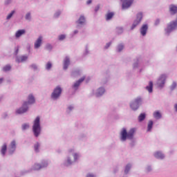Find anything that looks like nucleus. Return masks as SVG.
<instances>
[{"mask_svg":"<svg viewBox=\"0 0 177 177\" xmlns=\"http://www.w3.org/2000/svg\"><path fill=\"white\" fill-rule=\"evenodd\" d=\"M32 103H35V98H34L32 95H30L28 98V102H25L22 105V107L17 110V114H24V113L28 110V104H32Z\"/></svg>","mask_w":177,"mask_h":177,"instance_id":"obj_1","label":"nucleus"},{"mask_svg":"<svg viewBox=\"0 0 177 177\" xmlns=\"http://www.w3.org/2000/svg\"><path fill=\"white\" fill-rule=\"evenodd\" d=\"M113 16H114V12H108L106 15V20H111V19H113Z\"/></svg>","mask_w":177,"mask_h":177,"instance_id":"obj_21","label":"nucleus"},{"mask_svg":"<svg viewBox=\"0 0 177 177\" xmlns=\"http://www.w3.org/2000/svg\"><path fill=\"white\" fill-rule=\"evenodd\" d=\"M65 38H66V35H61L59 36V41H63V39H64Z\"/></svg>","mask_w":177,"mask_h":177,"instance_id":"obj_36","label":"nucleus"},{"mask_svg":"<svg viewBox=\"0 0 177 177\" xmlns=\"http://www.w3.org/2000/svg\"><path fill=\"white\" fill-rule=\"evenodd\" d=\"M151 128H153V121L150 120V121L148 122L147 131H151Z\"/></svg>","mask_w":177,"mask_h":177,"instance_id":"obj_26","label":"nucleus"},{"mask_svg":"<svg viewBox=\"0 0 177 177\" xmlns=\"http://www.w3.org/2000/svg\"><path fill=\"white\" fill-rule=\"evenodd\" d=\"M177 27V20L169 23L166 29L167 32H171L173 30H175Z\"/></svg>","mask_w":177,"mask_h":177,"instance_id":"obj_7","label":"nucleus"},{"mask_svg":"<svg viewBox=\"0 0 177 177\" xmlns=\"http://www.w3.org/2000/svg\"><path fill=\"white\" fill-rule=\"evenodd\" d=\"M73 157H74L75 161H77V160L78 159V154L75 153V154L73 155Z\"/></svg>","mask_w":177,"mask_h":177,"instance_id":"obj_39","label":"nucleus"},{"mask_svg":"<svg viewBox=\"0 0 177 177\" xmlns=\"http://www.w3.org/2000/svg\"><path fill=\"white\" fill-rule=\"evenodd\" d=\"M129 169H131V165L128 164L125 167L124 173L128 174V172H129Z\"/></svg>","mask_w":177,"mask_h":177,"instance_id":"obj_27","label":"nucleus"},{"mask_svg":"<svg viewBox=\"0 0 177 177\" xmlns=\"http://www.w3.org/2000/svg\"><path fill=\"white\" fill-rule=\"evenodd\" d=\"M60 95H62V88L57 86V88L54 89V91L51 95V97L52 99H57Z\"/></svg>","mask_w":177,"mask_h":177,"instance_id":"obj_6","label":"nucleus"},{"mask_svg":"<svg viewBox=\"0 0 177 177\" xmlns=\"http://www.w3.org/2000/svg\"><path fill=\"white\" fill-rule=\"evenodd\" d=\"M110 45H111V43H107L106 46H105L106 49H107V48H109Z\"/></svg>","mask_w":177,"mask_h":177,"instance_id":"obj_42","label":"nucleus"},{"mask_svg":"<svg viewBox=\"0 0 177 177\" xmlns=\"http://www.w3.org/2000/svg\"><path fill=\"white\" fill-rule=\"evenodd\" d=\"M122 49H124V45L120 44L118 46V52H121V50H122Z\"/></svg>","mask_w":177,"mask_h":177,"instance_id":"obj_34","label":"nucleus"},{"mask_svg":"<svg viewBox=\"0 0 177 177\" xmlns=\"http://www.w3.org/2000/svg\"><path fill=\"white\" fill-rule=\"evenodd\" d=\"M140 104H142V98L137 97L134 102L130 104V107L132 109V110H138Z\"/></svg>","mask_w":177,"mask_h":177,"instance_id":"obj_4","label":"nucleus"},{"mask_svg":"<svg viewBox=\"0 0 177 177\" xmlns=\"http://www.w3.org/2000/svg\"><path fill=\"white\" fill-rule=\"evenodd\" d=\"M174 109H175V111H177V104H176L174 105Z\"/></svg>","mask_w":177,"mask_h":177,"instance_id":"obj_45","label":"nucleus"},{"mask_svg":"<svg viewBox=\"0 0 177 177\" xmlns=\"http://www.w3.org/2000/svg\"><path fill=\"white\" fill-rule=\"evenodd\" d=\"M148 171H150V167H148Z\"/></svg>","mask_w":177,"mask_h":177,"instance_id":"obj_51","label":"nucleus"},{"mask_svg":"<svg viewBox=\"0 0 177 177\" xmlns=\"http://www.w3.org/2000/svg\"><path fill=\"white\" fill-rule=\"evenodd\" d=\"M12 68L10 65H7L3 68V71H9Z\"/></svg>","mask_w":177,"mask_h":177,"instance_id":"obj_28","label":"nucleus"},{"mask_svg":"<svg viewBox=\"0 0 177 177\" xmlns=\"http://www.w3.org/2000/svg\"><path fill=\"white\" fill-rule=\"evenodd\" d=\"M146 89L149 92V93L153 92V82H149V85L146 87Z\"/></svg>","mask_w":177,"mask_h":177,"instance_id":"obj_18","label":"nucleus"},{"mask_svg":"<svg viewBox=\"0 0 177 177\" xmlns=\"http://www.w3.org/2000/svg\"><path fill=\"white\" fill-rule=\"evenodd\" d=\"M3 81V78H0V84H2Z\"/></svg>","mask_w":177,"mask_h":177,"instance_id":"obj_48","label":"nucleus"},{"mask_svg":"<svg viewBox=\"0 0 177 177\" xmlns=\"http://www.w3.org/2000/svg\"><path fill=\"white\" fill-rule=\"evenodd\" d=\"M7 149H8V146L6 145V144H3L1 150L2 155L5 156V154L6 153Z\"/></svg>","mask_w":177,"mask_h":177,"instance_id":"obj_19","label":"nucleus"},{"mask_svg":"<svg viewBox=\"0 0 177 177\" xmlns=\"http://www.w3.org/2000/svg\"><path fill=\"white\" fill-rule=\"evenodd\" d=\"M46 49H47V50H51V49H52V45H50V44H47V45L46 46Z\"/></svg>","mask_w":177,"mask_h":177,"instance_id":"obj_37","label":"nucleus"},{"mask_svg":"<svg viewBox=\"0 0 177 177\" xmlns=\"http://www.w3.org/2000/svg\"><path fill=\"white\" fill-rule=\"evenodd\" d=\"M41 168H42V166H41L40 165H35V169H41Z\"/></svg>","mask_w":177,"mask_h":177,"instance_id":"obj_38","label":"nucleus"},{"mask_svg":"<svg viewBox=\"0 0 177 177\" xmlns=\"http://www.w3.org/2000/svg\"><path fill=\"white\" fill-rule=\"evenodd\" d=\"M26 20H30V19H31V14L30 12L26 14Z\"/></svg>","mask_w":177,"mask_h":177,"instance_id":"obj_35","label":"nucleus"},{"mask_svg":"<svg viewBox=\"0 0 177 177\" xmlns=\"http://www.w3.org/2000/svg\"><path fill=\"white\" fill-rule=\"evenodd\" d=\"M165 80H167V76L165 75H162L158 81V85L160 88H162V86H164Z\"/></svg>","mask_w":177,"mask_h":177,"instance_id":"obj_9","label":"nucleus"},{"mask_svg":"<svg viewBox=\"0 0 177 177\" xmlns=\"http://www.w3.org/2000/svg\"><path fill=\"white\" fill-rule=\"evenodd\" d=\"M105 91L104 88H98L97 91V96H102V95H103V93H104Z\"/></svg>","mask_w":177,"mask_h":177,"instance_id":"obj_20","label":"nucleus"},{"mask_svg":"<svg viewBox=\"0 0 177 177\" xmlns=\"http://www.w3.org/2000/svg\"><path fill=\"white\" fill-rule=\"evenodd\" d=\"M156 26H158V24H160V20L157 19L155 22Z\"/></svg>","mask_w":177,"mask_h":177,"instance_id":"obj_41","label":"nucleus"},{"mask_svg":"<svg viewBox=\"0 0 177 177\" xmlns=\"http://www.w3.org/2000/svg\"><path fill=\"white\" fill-rule=\"evenodd\" d=\"M169 10H170L171 15H175L177 12V6L171 5L169 6Z\"/></svg>","mask_w":177,"mask_h":177,"instance_id":"obj_16","label":"nucleus"},{"mask_svg":"<svg viewBox=\"0 0 177 177\" xmlns=\"http://www.w3.org/2000/svg\"><path fill=\"white\" fill-rule=\"evenodd\" d=\"M32 68H37V65H32Z\"/></svg>","mask_w":177,"mask_h":177,"instance_id":"obj_47","label":"nucleus"},{"mask_svg":"<svg viewBox=\"0 0 177 177\" xmlns=\"http://www.w3.org/2000/svg\"><path fill=\"white\" fill-rule=\"evenodd\" d=\"M28 128H30V125H28V124H24L22 125L23 131H26V129H28Z\"/></svg>","mask_w":177,"mask_h":177,"instance_id":"obj_29","label":"nucleus"},{"mask_svg":"<svg viewBox=\"0 0 177 177\" xmlns=\"http://www.w3.org/2000/svg\"><path fill=\"white\" fill-rule=\"evenodd\" d=\"M122 3V9H128L133 3V0H120Z\"/></svg>","mask_w":177,"mask_h":177,"instance_id":"obj_8","label":"nucleus"},{"mask_svg":"<svg viewBox=\"0 0 177 177\" xmlns=\"http://www.w3.org/2000/svg\"><path fill=\"white\" fill-rule=\"evenodd\" d=\"M147 30H149V26H147V24H144L142 26L140 31V34H141V35H142V37H145V35H146V34H147Z\"/></svg>","mask_w":177,"mask_h":177,"instance_id":"obj_10","label":"nucleus"},{"mask_svg":"<svg viewBox=\"0 0 177 177\" xmlns=\"http://www.w3.org/2000/svg\"><path fill=\"white\" fill-rule=\"evenodd\" d=\"M142 19H143V14L142 12L137 14L136 19L131 26V30H133L136 26H138L140 21H142Z\"/></svg>","mask_w":177,"mask_h":177,"instance_id":"obj_5","label":"nucleus"},{"mask_svg":"<svg viewBox=\"0 0 177 177\" xmlns=\"http://www.w3.org/2000/svg\"><path fill=\"white\" fill-rule=\"evenodd\" d=\"M69 65H70V59L68 57H66L64 62V69L67 70Z\"/></svg>","mask_w":177,"mask_h":177,"instance_id":"obj_15","label":"nucleus"},{"mask_svg":"<svg viewBox=\"0 0 177 177\" xmlns=\"http://www.w3.org/2000/svg\"><path fill=\"white\" fill-rule=\"evenodd\" d=\"M146 118V114L145 113H141L139 116H138V121L142 122L143 121V120H145Z\"/></svg>","mask_w":177,"mask_h":177,"instance_id":"obj_23","label":"nucleus"},{"mask_svg":"<svg viewBox=\"0 0 177 177\" xmlns=\"http://www.w3.org/2000/svg\"><path fill=\"white\" fill-rule=\"evenodd\" d=\"M35 151L38 153L39 151V144L37 143L35 145Z\"/></svg>","mask_w":177,"mask_h":177,"instance_id":"obj_30","label":"nucleus"},{"mask_svg":"<svg viewBox=\"0 0 177 177\" xmlns=\"http://www.w3.org/2000/svg\"><path fill=\"white\" fill-rule=\"evenodd\" d=\"M85 80V77H83L82 78H80L77 82H76L74 84H73V88L75 89H77L78 86H80V85H81L82 82H84V81Z\"/></svg>","mask_w":177,"mask_h":177,"instance_id":"obj_13","label":"nucleus"},{"mask_svg":"<svg viewBox=\"0 0 177 177\" xmlns=\"http://www.w3.org/2000/svg\"><path fill=\"white\" fill-rule=\"evenodd\" d=\"M77 32H78V31L75 30V34H77Z\"/></svg>","mask_w":177,"mask_h":177,"instance_id":"obj_50","label":"nucleus"},{"mask_svg":"<svg viewBox=\"0 0 177 177\" xmlns=\"http://www.w3.org/2000/svg\"><path fill=\"white\" fill-rule=\"evenodd\" d=\"M24 34H26V30H24V29L19 30L15 33V37H16V38H20V37H21V35H24Z\"/></svg>","mask_w":177,"mask_h":177,"instance_id":"obj_14","label":"nucleus"},{"mask_svg":"<svg viewBox=\"0 0 177 177\" xmlns=\"http://www.w3.org/2000/svg\"><path fill=\"white\" fill-rule=\"evenodd\" d=\"M46 70H50L52 68V64L50 62H48L46 66Z\"/></svg>","mask_w":177,"mask_h":177,"instance_id":"obj_33","label":"nucleus"},{"mask_svg":"<svg viewBox=\"0 0 177 177\" xmlns=\"http://www.w3.org/2000/svg\"><path fill=\"white\" fill-rule=\"evenodd\" d=\"M32 131L35 136L38 138V136H39V133H41V123L39 116H37L34 120Z\"/></svg>","mask_w":177,"mask_h":177,"instance_id":"obj_3","label":"nucleus"},{"mask_svg":"<svg viewBox=\"0 0 177 177\" xmlns=\"http://www.w3.org/2000/svg\"><path fill=\"white\" fill-rule=\"evenodd\" d=\"M153 117L158 120V119L161 118V113H160V112H158V111H156L153 113Z\"/></svg>","mask_w":177,"mask_h":177,"instance_id":"obj_25","label":"nucleus"},{"mask_svg":"<svg viewBox=\"0 0 177 177\" xmlns=\"http://www.w3.org/2000/svg\"><path fill=\"white\" fill-rule=\"evenodd\" d=\"M15 53H16V55H17V53H19V48H17Z\"/></svg>","mask_w":177,"mask_h":177,"instance_id":"obj_46","label":"nucleus"},{"mask_svg":"<svg viewBox=\"0 0 177 177\" xmlns=\"http://www.w3.org/2000/svg\"><path fill=\"white\" fill-rule=\"evenodd\" d=\"M41 44H42V37L40 36L37 39V41L35 42V48L38 49V48H39V46H41Z\"/></svg>","mask_w":177,"mask_h":177,"instance_id":"obj_12","label":"nucleus"},{"mask_svg":"<svg viewBox=\"0 0 177 177\" xmlns=\"http://www.w3.org/2000/svg\"><path fill=\"white\" fill-rule=\"evenodd\" d=\"M78 24H84L85 23V17L80 16L77 21Z\"/></svg>","mask_w":177,"mask_h":177,"instance_id":"obj_22","label":"nucleus"},{"mask_svg":"<svg viewBox=\"0 0 177 177\" xmlns=\"http://www.w3.org/2000/svg\"><path fill=\"white\" fill-rule=\"evenodd\" d=\"M16 150V141L13 140L12 141L10 147H9V153L12 154L13 151Z\"/></svg>","mask_w":177,"mask_h":177,"instance_id":"obj_11","label":"nucleus"},{"mask_svg":"<svg viewBox=\"0 0 177 177\" xmlns=\"http://www.w3.org/2000/svg\"><path fill=\"white\" fill-rule=\"evenodd\" d=\"M67 162H68V164H71V160H70V158H68Z\"/></svg>","mask_w":177,"mask_h":177,"instance_id":"obj_44","label":"nucleus"},{"mask_svg":"<svg viewBox=\"0 0 177 177\" xmlns=\"http://www.w3.org/2000/svg\"><path fill=\"white\" fill-rule=\"evenodd\" d=\"M154 156L156 157V158H160L161 160L164 158V154H162V153L160 151L156 152L154 153Z\"/></svg>","mask_w":177,"mask_h":177,"instance_id":"obj_17","label":"nucleus"},{"mask_svg":"<svg viewBox=\"0 0 177 177\" xmlns=\"http://www.w3.org/2000/svg\"><path fill=\"white\" fill-rule=\"evenodd\" d=\"M136 130L135 129H131L129 132H127L126 129H123L120 133L121 135V140L125 142L127 139H133V135H135V132Z\"/></svg>","mask_w":177,"mask_h":177,"instance_id":"obj_2","label":"nucleus"},{"mask_svg":"<svg viewBox=\"0 0 177 177\" xmlns=\"http://www.w3.org/2000/svg\"><path fill=\"white\" fill-rule=\"evenodd\" d=\"M99 9H100V6H97L95 8V12H97V10H99Z\"/></svg>","mask_w":177,"mask_h":177,"instance_id":"obj_40","label":"nucleus"},{"mask_svg":"<svg viewBox=\"0 0 177 177\" xmlns=\"http://www.w3.org/2000/svg\"><path fill=\"white\" fill-rule=\"evenodd\" d=\"M73 106H69L68 107V110H70V111L73 110Z\"/></svg>","mask_w":177,"mask_h":177,"instance_id":"obj_49","label":"nucleus"},{"mask_svg":"<svg viewBox=\"0 0 177 177\" xmlns=\"http://www.w3.org/2000/svg\"><path fill=\"white\" fill-rule=\"evenodd\" d=\"M28 57L27 56H22L21 57L20 59H17V62L18 63H20V62H26Z\"/></svg>","mask_w":177,"mask_h":177,"instance_id":"obj_24","label":"nucleus"},{"mask_svg":"<svg viewBox=\"0 0 177 177\" xmlns=\"http://www.w3.org/2000/svg\"><path fill=\"white\" fill-rule=\"evenodd\" d=\"M90 3H92V0L87 1V5H90Z\"/></svg>","mask_w":177,"mask_h":177,"instance_id":"obj_43","label":"nucleus"},{"mask_svg":"<svg viewBox=\"0 0 177 177\" xmlns=\"http://www.w3.org/2000/svg\"><path fill=\"white\" fill-rule=\"evenodd\" d=\"M176 88V82H174L170 87L171 91H174Z\"/></svg>","mask_w":177,"mask_h":177,"instance_id":"obj_31","label":"nucleus"},{"mask_svg":"<svg viewBox=\"0 0 177 177\" xmlns=\"http://www.w3.org/2000/svg\"><path fill=\"white\" fill-rule=\"evenodd\" d=\"M15 15V10H12L8 16L7 19L9 20V19H11L12 16Z\"/></svg>","mask_w":177,"mask_h":177,"instance_id":"obj_32","label":"nucleus"}]
</instances>
